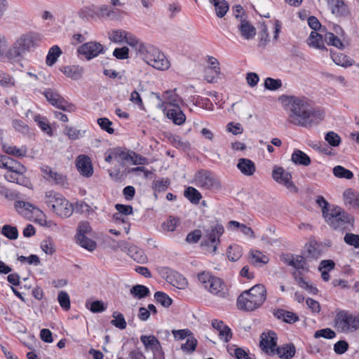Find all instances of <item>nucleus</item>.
I'll return each instance as SVG.
<instances>
[{
    "label": "nucleus",
    "mask_w": 359,
    "mask_h": 359,
    "mask_svg": "<svg viewBox=\"0 0 359 359\" xmlns=\"http://www.w3.org/2000/svg\"><path fill=\"white\" fill-rule=\"evenodd\" d=\"M130 294L137 299H143L149 295V289L143 285H135L130 290Z\"/></svg>",
    "instance_id": "obj_36"
},
{
    "label": "nucleus",
    "mask_w": 359,
    "mask_h": 359,
    "mask_svg": "<svg viewBox=\"0 0 359 359\" xmlns=\"http://www.w3.org/2000/svg\"><path fill=\"white\" fill-rule=\"evenodd\" d=\"M325 140L331 147H338L341 142V139L340 136L337 133H336L333 131H330L325 134Z\"/></svg>",
    "instance_id": "obj_50"
},
{
    "label": "nucleus",
    "mask_w": 359,
    "mask_h": 359,
    "mask_svg": "<svg viewBox=\"0 0 359 359\" xmlns=\"http://www.w3.org/2000/svg\"><path fill=\"white\" fill-rule=\"evenodd\" d=\"M212 294L219 298H228L229 292L226 283L219 278L215 277L206 289Z\"/></svg>",
    "instance_id": "obj_14"
},
{
    "label": "nucleus",
    "mask_w": 359,
    "mask_h": 359,
    "mask_svg": "<svg viewBox=\"0 0 359 359\" xmlns=\"http://www.w3.org/2000/svg\"><path fill=\"white\" fill-rule=\"evenodd\" d=\"M126 36L127 32L123 29H114L109 33V39L117 43L124 42Z\"/></svg>",
    "instance_id": "obj_41"
},
{
    "label": "nucleus",
    "mask_w": 359,
    "mask_h": 359,
    "mask_svg": "<svg viewBox=\"0 0 359 359\" xmlns=\"http://www.w3.org/2000/svg\"><path fill=\"white\" fill-rule=\"evenodd\" d=\"M125 42H126L129 46L134 47L136 51L139 53L140 55L143 53V50L148 46V45H145L140 42L134 34L128 32L127 36L125 39Z\"/></svg>",
    "instance_id": "obj_33"
},
{
    "label": "nucleus",
    "mask_w": 359,
    "mask_h": 359,
    "mask_svg": "<svg viewBox=\"0 0 359 359\" xmlns=\"http://www.w3.org/2000/svg\"><path fill=\"white\" fill-rule=\"evenodd\" d=\"M103 51V46L95 41L85 43L78 48V53L89 60L97 57Z\"/></svg>",
    "instance_id": "obj_13"
},
{
    "label": "nucleus",
    "mask_w": 359,
    "mask_h": 359,
    "mask_svg": "<svg viewBox=\"0 0 359 359\" xmlns=\"http://www.w3.org/2000/svg\"><path fill=\"white\" fill-rule=\"evenodd\" d=\"M272 177L276 182L285 186L290 191L297 192V188L292 181L290 172L286 171L283 168L274 167Z\"/></svg>",
    "instance_id": "obj_9"
},
{
    "label": "nucleus",
    "mask_w": 359,
    "mask_h": 359,
    "mask_svg": "<svg viewBox=\"0 0 359 359\" xmlns=\"http://www.w3.org/2000/svg\"><path fill=\"white\" fill-rule=\"evenodd\" d=\"M43 94L46 100L57 108L68 111L73 110L74 106L69 104L56 90L48 88L44 90Z\"/></svg>",
    "instance_id": "obj_11"
},
{
    "label": "nucleus",
    "mask_w": 359,
    "mask_h": 359,
    "mask_svg": "<svg viewBox=\"0 0 359 359\" xmlns=\"http://www.w3.org/2000/svg\"><path fill=\"white\" fill-rule=\"evenodd\" d=\"M79 245L89 251H93L96 248V243L93 240L86 237V236L81 237H76Z\"/></svg>",
    "instance_id": "obj_48"
},
{
    "label": "nucleus",
    "mask_w": 359,
    "mask_h": 359,
    "mask_svg": "<svg viewBox=\"0 0 359 359\" xmlns=\"http://www.w3.org/2000/svg\"><path fill=\"white\" fill-rule=\"evenodd\" d=\"M285 262L295 268L297 270V271H299L300 269L306 271H309V266L302 256H291L285 259Z\"/></svg>",
    "instance_id": "obj_25"
},
{
    "label": "nucleus",
    "mask_w": 359,
    "mask_h": 359,
    "mask_svg": "<svg viewBox=\"0 0 359 359\" xmlns=\"http://www.w3.org/2000/svg\"><path fill=\"white\" fill-rule=\"evenodd\" d=\"M291 161L297 165L308 166L311 164L310 157L299 149H295L292 156Z\"/></svg>",
    "instance_id": "obj_27"
},
{
    "label": "nucleus",
    "mask_w": 359,
    "mask_h": 359,
    "mask_svg": "<svg viewBox=\"0 0 359 359\" xmlns=\"http://www.w3.org/2000/svg\"><path fill=\"white\" fill-rule=\"evenodd\" d=\"M140 341L144 344L146 351H151L160 342L154 335H142Z\"/></svg>",
    "instance_id": "obj_38"
},
{
    "label": "nucleus",
    "mask_w": 359,
    "mask_h": 359,
    "mask_svg": "<svg viewBox=\"0 0 359 359\" xmlns=\"http://www.w3.org/2000/svg\"><path fill=\"white\" fill-rule=\"evenodd\" d=\"M273 315L279 320H282L283 322L292 324L299 320L298 316L289 311L284 309H277L273 312Z\"/></svg>",
    "instance_id": "obj_24"
},
{
    "label": "nucleus",
    "mask_w": 359,
    "mask_h": 359,
    "mask_svg": "<svg viewBox=\"0 0 359 359\" xmlns=\"http://www.w3.org/2000/svg\"><path fill=\"white\" fill-rule=\"evenodd\" d=\"M154 298L164 307H169L172 304V299L163 292H156L154 294Z\"/></svg>",
    "instance_id": "obj_53"
},
{
    "label": "nucleus",
    "mask_w": 359,
    "mask_h": 359,
    "mask_svg": "<svg viewBox=\"0 0 359 359\" xmlns=\"http://www.w3.org/2000/svg\"><path fill=\"white\" fill-rule=\"evenodd\" d=\"M140 57L149 65L158 70L165 71L170 66V63L165 55L158 48L152 46L148 45L143 50Z\"/></svg>",
    "instance_id": "obj_7"
},
{
    "label": "nucleus",
    "mask_w": 359,
    "mask_h": 359,
    "mask_svg": "<svg viewBox=\"0 0 359 359\" xmlns=\"http://www.w3.org/2000/svg\"><path fill=\"white\" fill-rule=\"evenodd\" d=\"M38 46L37 35L28 32L20 35L7 52V57L12 62H20L24 56L33 51Z\"/></svg>",
    "instance_id": "obj_3"
},
{
    "label": "nucleus",
    "mask_w": 359,
    "mask_h": 359,
    "mask_svg": "<svg viewBox=\"0 0 359 359\" xmlns=\"http://www.w3.org/2000/svg\"><path fill=\"white\" fill-rule=\"evenodd\" d=\"M114 13V11L107 5L97 6V18L99 19L111 18Z\"/></svg>",
    "instance_id": "obj_64"
},
{
    "label": "nucleus",
    "mask_w": 359,
    "mask_h": 359,
    "mask_svg": "<svg viewBox=\"0 0 359 359\" xmlns=\"http://www.w3.org/2000/svg\"><path fill=\"white\" fill-rule=\"evenodd\" d=\"M227 257L230 261L236 262L242 256V249L240 246L230 245L227 250Z\"/></svg>",
    "instance_id": "obj_44"
},
{
    "label": "nucleus",
    "mask_w": 359,
    "mask_h": 359,
    "mask_svg": "<svg viewBox=\"0 0 359 359\" xmlns=\"http://www.w3.org/2000/svg\"><path fill=\"white\" fill-rule=\"evenodd\" d=\"M41 171L43 174V177L51 182L57 185H65L67 182L66 176L57 172L56 171H53L48 166H43L41 168Z\"/></svg>",
    "instance_id": "obj_18"
},
{
    "label": "nucleus",
    "mask_w": 359,
    "mask_h": 359,
    "mask_svg": "<svg viewBox=\"0 0 359 359\" xmlns=\"http://www.w3.org/2000/svg\"><path fill=\"white\" fill-rule=\"evenodd\" d=\"M295 353V348L293 344H285L276 349V354L283 359H290Z\"/></svg>",
    "instance_id": "obj_34"
},
{
    "label": "nucleus",
    "mask_w": 359,
    "mask_h": 359,
    "mask_svg": "<svg viewBox=\"0 0 359 359\" xmlns=\"http://www.w3.org/2000/svg\"><path fill=\"white\" fill-rule=\"evenodd\" d=\"M292 276L300 287L307 290L311 294H317L318 289L315 286L312 285L311 284H309V282L306 281L304 279L301 271H294L292 273Z\"/></svg>",
    "instance_id": "obj_28"
},
{
    "label": "nucleus",
    "mask_w": 359,
    "mask_h": 359,
    "mask_svg": "<svg viewBox=\"0 0 359 359\" xmlns=\"http://www.w3.org/2000/svg\"><path fill=\"white\" fill-rule=\"evenodd\" d=\"M2 168L7 169V172H24L26 170L24 165L9 158H4L2 161Z\"/></svg>",
    "instance_id": "obj_31"
},
{
    "label": "nucleus",
    "mask_w": 359,
    "mask_h": 359,
    "mask_svg": "<svg viewBox=\"0 0 359 359\" xmlns=\"http://www.w3.org/2000/svg\"><path fill=\"white\" fill-rule=\"evenodd\" d=\"M280 99L290 111L288 119L293 125L311 128L319 124L324 118L323 111L312 107L305 97L282 95Z\"/></svg>",
    "instance_id": "obj_1"
},
{
    "label": "nucleus",
    "mask_w": 359,
    "mask_h": 359,
    "mask_svg": "<svg viewBox=\"0 0 359 359\" xmlns=\"http://www.w3.org/2000/svg\"><path fill=\"white\" fill-rule=\"evenodd\" d=\"M208 61L211 67L205 69V72H211L213 74H215L217 76H219L220 74V68L219 67V61L217 59L212 56H208Z\"/></svg>",
    "instance_id": "obj_61"
},
{
    "label": "nucleus",
    "mask_w": 359,
    "mask_h": 359,
    "mask_svg": "<svg viewBox=\"0 0 359 359\" xmlns=\"http://www.w3.org/2000/svg\"><path fill=\"white\" fill-rule=\"evenodd\" d=\"M209 1L214 5L217 16L219 18L224 17L229 11V6L225 0H209Z\"/></svg>",
    "instance_id": "obj_35"
},
{
    "label": "nucleus",
    "mask_w": 359,
    "mask_h": 359,
    "mask_svg": "<svg viewBox=\"0 0 359 359\" xmlns=\"http://www.w3.org/2000/svg\"><path fill=\"white\" fill-rule=\"evenodd\" d=\"M330 56L333 62L337 65L347 67L353 65L352 60L349 59L347 55L341 53H336L330 50Z\"/></svg>",
    "instance_id": "obj_32"
},
{
    "label": "nucleus",
    "mask_w": 359,
    "mask_h": 359,
    "mask_svg": "<svg viewBox=\"0 0 359 359\" xmlns=\"http://www.w3.org/2000/svg\"><path fill=\"white\" fill-rule=\"evenodd\" d=\"M323 217L327 224L335 230L345 229L346 225L353 226L354 223L353 217L339 206L333 205L328 212H324Z\"/></svg>",
    "instance_id": "obj_5"
},
{
    "label": "nucleus",
    "mask_w": 359,
    "mask_h": 359,
    "mask_svg": "<svg viewBox=\"0 0 359 359\" xmlns=\"http://www.w3.org/2000/svg\"><path fill=\"white\" fill-rule=\"evenodd\" d=\"M238 29L240 31L241 35L247 40L252 39L256 34L255 27L249 21L243 18L242 15H241Z\"/></svg>",
    "instance_id": "obj_20"
},
{
    "label": "nucleus",
    "mask_w": 359,
    "mask_h": 359,
    "mask_svg": "<svg viewBox=\"0 0 359 359\" xmlns=\"http://www.w3.org/2000/svg\"><path fill=\"white\" fill-rule=\"evenodd\" d=\"M126 156V151L119 147L109 149L104 153V160L107 163L114 161L119 164H123Z\"/></svg>",
    "instance_id": "obj_19"
},
{
    "label": "nucleus",
    "mask_w": 359,
    "mask_h": 359,
    "mask_svg": "<svg viewBox=\"0 0 359 359\" xmlns=\"http://www.w3.org/2000/svg\"><path fill=\"white\" fill-rule=\"evenodd\" d=\"M57 300L63 309L67 311L70 309V299L67 292H60L57 296Z\"/></svg>",
    "instance_id": "obj_56"
},
{
    "label": "nucleus",
    "mask_w": 359,
    "mask_h": 359,
    "mask_svg": "<svg viewBox=\"0 0 359 359\" xmlns=\"http://www.w3.org/2000/svg\"><path fill=\"white\" fill-rule=\"evenodd\" d=\"M112 317L114 319L111 320V325L121 330H123L126 327L127 324L122 313L115 311L113 313Z\"/></svg>",
    "instance_id": "obj_47"
},
{
    "label": "nucleus",
    "mask_w": 359,
    "mask_h": 359,
    "mask_svg": "<svg viewBox=\"0 0 359 359\" xmlns=\"http://www.w3.org/2000/svg\"><path fill=\"white\" fill-rule=\"evenodd\" d=\"M237 168L242 174L246 176H251L255 172V165L254 162L248 158H240L237 164Z\"/></svg>",
    "instance_id": "obj_23"
},
{
    "label": "nucleus",
    "mask_w": 359,
    "mask_h": 359,
    "mask_svg": "<svg viewBox=\"0 0 359 359\" xmlns=\"http://www.w3.org/2000/svg\"><path fill=\"white\" fill-rule=\"evenodd\" d=\"M333 174L339 178L350 180L353 177V172L341 165H337L333 168Z\"/></svg>",
    "instance_id": "obj_46"
},
{
    "label": "nucleus",
    "mask_w": 359,
    "mask_h": 359,
    "mask_svg": "<svg viewBox=\"0 0 359 359\" xmlns=\"http://www.w3.org/2000/svg\"><path fill=\"white\" fill-rule=\"evenodd\" d=\"M269 258L259 250H252L250 252V262L257 266L266 264Z\"/></svg>",
    "instance_id": "obj_30"
},
{
    "label": "nucleus",
    "mask_w": 359,
    "mask_h": 359,
    "mask_svg": "<svg viewBox=\"0 0 359 359\" xmlns=\"http://www.w3.org/2000/svg\"><path fill=\"white\" fill-rule=\"evenodd\" d=\"M343 198L346 205L354 208V205L358 198L355 193H354L351 189H346L343 194Z\"/></svg>",
    "instance_id": "obj_52"
},
{
    "label": "nucleus",
    "mask_w": 359,
    "mask_h": 359,
    "mask_svg": "<svg viewBox=\"0 0 359 359\" xmlns=\"http://www.w3.org/2000/svg\"><path fill=\"white\" fill-rule=\"evenodd\" d=\"M197 346V340L193 335L188 337L186 343L182 344L181 348L184 351H187L188 353H192L196 350Z\"/></svg>",
    "instance_id": "obj_54"
},
{
    "label": "nucleus",
    "mask_w": 359,
    "mask_h": 359,
    "mask_svg": "<svg viewBox=\"0 0 359 359\" xmlns=\"http://www.w3.org/2000/svg\"><path fill=\"white\" fill-rule=\"evenodd\" d=\"M61 71L66 76L73 80L80 79L84 72L83 67L79 65L66 66L64 67Z\"/></svg>",
    "instance_id": "obj_26"
},
{
    "label": "nucleus",
    "mask_w": 359,
    "mask_h": 359,
    "mask_svg": "<svg viewBox=\"0 0 359 359\" xmlns=\"http://www.w3.org/2000/svg\"><path fill=\"white\" fill-rule=\"evenodd\" d=\"M6 153L13 155L17 157L25 156L26 154V149L22 148H18L15 146H4Z\"/></svg>",
    "instance_id": "obj_60"
},
{
    "label": "nucleus",
    "mask_w": 359,
    "mask_h": 359,
    "mask_svg": "<svg viewBox=\"0 0 359 359\" xmlns=\"http://www.w3.org/2000/svg\"><path fill=\"white\" fill-rule=\"evenodd\" d=\"M215 276L211 275L209 272L203 271L198 275L199 282L205 289L210 285V283Z\"/></svg>",
    "instance_id": "obj_58"
},
{
    "label": "nucleus",
    "mask_w": 359,
    "mask_h": 359,
    "mask_svg": "<svg viewBox=\"0 0 359 359\" xmlns=\"http://www.w3.org/2000/svg\"><path fill=\"white\" fill-rule=\"evenodd\" d=\"M184 196L194 204H198L202 198L201 193L192 187H189L184 190Z\"/></svg>",
    "instance_id": "obj_37"
},
{
    "label": "nucleus",
    "mask_w": 359,
    "mask_h": 359,
    "mask_svg": "<svg viewBox=\"0 0 359 359\" xmlns=\"http://www.w3.org/2000/svg\"><path fill=\"white\" fill-rule=\"evenodd\" d=\"M166 110V116L176 125H182L186 120V116L180 107L171 108Z\"/></svg>",
    "instance_id": "obj_22"
},
{
    "label": "nucleus",
    "mask_w": 359,
    "mask_h": 359,
    "mask_svg": "<svg viewBox=\"0 0 359 359\" xmlns=\"http://www.w3.org/2000/svg\"><path fill=\"white\" fill-rule=\"evenodd\" d=\"M169 140L172 145L177 149H181L183 150L190 149L189 142L183 140L178 135H172L169 138Z\"/></svg>",
    "instance_id": "obj_43"
},
{
    "label": "nucleus",
    "mask_w": 359,
    "mask_h": 359,
    "mask_svg": "<svg viewBox=\"0 0 359 359\" xmlns=\"http://www.w3.org/2000/svg\"><path fill=\"white\" fill-rule=\"evenodd\" d=\"M224 229L221 224H216L212 226L210 230L206 231L204 241L201 242L202 246H208L210 244L213 245L212 252H217V245L220 243L219 238L224 233Z\"/></svg>",
    "instance_id": "obj_10"
},
{
    "label": "nucleus",
    "mask_w": 359,
    "mask_h": 359,
    "mask_svg": "<svg viewBox=\"0 0 359 359\" xmlns=\"http://www.w3.org/2000/svg\"><path fill=\"white\" fill-rule=\"evenodd\" d=\"M15 208L20 214L25 216H27L30 212L34 214L35 212L41 214V210L39 208L30 203L22 201L15 202Z\"/></svg>",
    "instance_id": "obj_21"
},
{
    "label": "nucleus",
    "mask_w": 359,
    "mask_h": 359,
    "mask_svg": "<svg viewBox=\"0 0 359 359\" xmlns=\"http://www.w3.org/2000/svg\"><path fill=\"white\" fill-rule=\"evenodd\" d=\"M266 298L264 285L257 284L250 290L243 292L237 299V306L240 310L252 311L260 307Z\"/></svg>",
    "instance_id": "obj_2"
},
{
    "label": "nucleus",
    "mask_w": 359,
    "mask_h": 359,
    "mask_svg": "<svg viewBox=\"0 0 359 359\" xmlns=\"http://www.w3.org/2000/svg\"><path fill=\"white\" fill-rule=\"evenodd\" d=\"M61 53L62 51L58 46L55 45L51 47L46 56V64L48 66H52L54 65Z\"/></svg>",
    "instance_id": "obj_39"
},
{
    "label": "nucleus",
    "mask_w": 359,
    "mask_h": 359,
    "mask_svg": "<svg viewBox=\"0 0 359 359\" xmlns=\"http://www.w3.org/2000/svg\"><path fill=\"white\" fill-rule=\"evenodd\" d=\"M34 121L37 123L39 128L47 133H51V128L47 121V119L40 116L39 114L35 115L34 118Z\"/></svg>",
    "instance_id": "obj_57"
},
{
    "label": "nucleus",
    "mask_w": 359,
    "mask_h": 359,
    "mask_svg": "<svg viewBox=\"0 0 359 359\" xmlns=\"http://www.w3.org/2000/svg\"><path fill=\"white\" fill-rule=\"evenodd\" d=\"M325 38L315 31H312L307 39V43L309 46L317 49H326L324 45Z\"/></svg>",
    "instance_id": "obj_29"
},
{
    "label": "nucleus",
    "mask_w": 359,
    "mask_h": 359,
    "mask_svg": "<svg viewBox=\"0 0 359 359\" xmlns=\"http://www.w3.org/2000/svg\"><path fill=\"white\" fill-rule=\"evenodd\" d=\"M15 81L9 74L0 70V86L4 88L13 86Z\"/></svg>",
    "instance_id": "obj_63"
},
{
    "label": "nucleus",
    "mask_w": 359,
    "mask_h": 359,
    "mask_svg": "<svg viewBox=\"0 0 359 359\" xmlns=\"http://www.w3.org/2000/svg\"><path fill=\"white\" fill-rule=\"evenodd\" d=\"M1 233L11 240H15L18 236V231L17 228L8 224L3 226Z\"/></svg>",
    "instance_id": "obj_51"
},
{
    "label": "nucleus",
    "mask_w": 359,
    "mask_h": 359,
    "mask_svg": "<svg viewBox=\"0 0 359 359\" xmlns=\"http://www.w3.org/2000/svg\"><path fill=\"white\" fill-rule=\"evenodd\" d=\"M43 201L53 212L61 217H69L73 213L72 204L60 193L47 191L45 192Z\"/></svg>",
    "instance_id": "obj_4"
},
{
    "label": "nucleus",
    "mask_w": 359,
    "mask_h": 359,
    "mask_svg": "<svg viewBox=\"0 0 359 359\" xmlns=\"http://www.w3.org/2000/svg\"><path fill=\"white\" fill-rule=\"evenodd\" d=\"M76 166L79 173L85 177H90L93 174V168L90 158L86 155H79L76 159Z\"/></svg>",
    "instance_id": "obj_17"
},
{
    "label": "nucleus",
    "mask_w": 359,
    "mask_h": 359,
    "mask_svg": "<svg viewBox=\"0 0 359 359\" xmlns=\"http://www.w3.org/2000/svg\"><path fill=\"white\" fill-rule=\"evenodd\" d=\"M344 241L347 245L359 248V235L346 233L344 237Z\"/></svg>",
    "instance_id": "obj_59"
},
{
    "label": "nucleus",
    "mask_w": 359,
    "mask_h": 359,
    "mask_svg": "<svg viewBox=\"0 0 359 359\" xmlns=\"http://www.w3.org/2000/svg\"><path fill=\"white\" fill-rule=\"evenodd\" d=\"M194 183L198 187L203 189L217 190L221 188L217 176L207 170H201L195 174Z\"/></svg>",
    "instance_id": "obj_8"
},
{
    "label": "nucleus",
    "mask_w": 359,
    "mask_h": 359,
    "mask_svg": "<svg viewBox=\"0 0 359 359\" xmlns=\"http://www.w3.org/2000/svg\"><path fill=\"white\" fill-rule=\"evenodd\" d=\"M259 346L264 351L271 355L276 354L277 346V337L275 332H270L262 334Z\"/></svg>",
    "instance_id": "obj_15"
},
{
    "label": "nucleus",
    "mask_w": 359,
    "mask_h": 359,
    "mask_svg": "<svg viewBox=\"0 0 359 359\" xmlns=\"http://www.w3.org/2000/svg\"><path fill=\"white\" fill-rule=\"evenodd\" d=\"M64 133L72 140H76L84 135L85 130H77L74 127L66 126Z\"/></svg>",
    "instance_id": "obj_45"
},
{
    "label": "nucleus",
    "mask_w": 359,
    "mask_h": 359,
    "mask_svg": "<svg viewBox=\"0 0 359 359\" xmlns=\"http://www.w3.org/2000/svg\"><path fill=\"white\" fill-rule=\"evenodd\" d=\"M122 250L126 251L128 255L135 262L144 264L147 262V257L143 250L135 245H130L126 242L122 243L120 245Z\"/></svg>",
    "instance_id": "obj_16"
},
{
    "label": "nucleus",
    "mask_w": 359,
    "mask_h": 359,
    "mask_svg": "<svg viewBox=\"0 0 359 359\" xmlns=\"http://www.w3.org/2000/svg\"><path fill=\"white\" fill-rule=\"evenodd\" d=\"M229 354L233 355L236 359H250L248 353L241 348H236L235 346L228 347Z\"/></svg>",
    "instance_id": "obj_55"
},
{
    "label": "nucleus",
    "mask_w": 359,
    "mask_h": 359,
    "mask_svg": "<svg viewBox=\"0 0 359 359\" xmlns=\"http://www.w3.org/2000/svg\"><path fill=\"white\" fill-rule=\"evenodd\" d=\"M334 327L339 332L351 333L359 329V316L348 311H338L334 318Z\"/></svg>",
    "instance_id": "obj_6"
},
{
    "label": "nucleus",
    "mask_w": 359,
    "mask_h": 359,
    "mask_svg": "<svg viewBox=\"0 0 359 359\" xmlns=\"http://www.w3.org/2000/svg\"><path fill=\"white\" fill-rule=\"evenodd\" d=\"M126 161H130L134 165H145L148 163L147 158L137 154L134 151L126 152Z\"/></svg>",
    "instance_id": "obj_40"
},
{
    "label": "nucleus",
    "mask_w": 359,
    "mask_h": 359,
    "mask_svg": "<svg viewBox=\"0 0 359 359\" xmlns=\"http://www.w3.org/2000/svg\"><path fill=\"white\" fill-rule=\"evenodd\" d=\"M325 41L328 45L335 46L339 49H343L344 46L341 40L333 33L327 32L325 35Z\"/></svg>",
    "instance_id": "obj_49"
},
{
    "label": "nucleus",
    "mask_w": 359,
    "mask_h": 359,
    "mask_svg": "<svg viewBox=\"0 0 359 359\" xmlns=\"http://www.w3.org/2000/svg\"><path fill=\"white\" fill-rule=\"evenodd\" d=\"M335 336H336L335 332L330 328H325V329L318 330L314 333V337L316 339L323 337L325 339H333L334 337H335Z\"/></svg>",
    "instance_id": "obj_62"
},
{
    "label": "nucleus",
    "mask_w": 359,
    "mask_h": 359,
    "mask_svg": "<svg viewBox=\"0 0 359 359\" xmlns=\"http://www.w3.org/2000/svg\"><path fill=\"white\" fill-rule=\"evenodd\" d=\"M80 16L82 18H86L87 20L97 18V6L91 5L84 7L80 11Z\"/></svg>",
    "instance_id": "obj_42"
},
{
    "label": "nucleus",
    "mask_w": 359,
    "mask_h": 359,
    "mask_svg": "<svg viewBox=\"0 0 359 359\" xmlns=\"http://www.w3.org/2000/svg\"><path fill=\"white\" fill-rule=\"evenodd\" d=\"M163 274L165 275L166 281L180 290L185 289L188 285L187 279L178 272L169 268L163 269Z\"/></svg>",
    "instance_id": "obj_12"
}]
</instances>
